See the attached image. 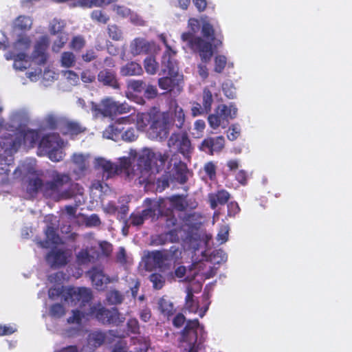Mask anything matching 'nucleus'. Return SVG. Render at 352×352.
<instances>
[{
	"instance_id": "21",
	"label": "nucleus",
	"mask_w": 352,
	"mask_h": 352,
	"mask_svg": "<svg viewBox=\"0 0 352 352\" xmlns=\"http://www.w3.org/2000/svg\"><path fill=\"white\" fill-rule=\"evenodd\" d=\"M155 47V43L142 37L134 38L130 43L129 52L133 56L151 53Z\"/></svg>"
},
{
	"instance_id": "19",
	"label": "nucleus",
	"mask_w": 352,
	"mask_h": 352,
	"mask_svg": "<svg viewBox=\"0 0 352 352\" xmlns=\"http://www.w3.org/2000/svg\"><path fill=\"white\" fill-rule=\"evenodd\" d=\"M179 68L175 74L171 75L168 72L164 73L161 69L162 74H167L166 77L160 78L158 80L159 87L164 90L168 91H174L175 93H179L182 89L181 85L182 80L180 76L178 75Z\"/></svg>"
},
{
	"instance_id": "46",
	"label": "nucleus",
	"mask_w": 352,
	"mask_h": 352,
	"mask_svg": "<svg viewBox=\"0 0 352 352\" xmlns=\"http://www.w3.org/2000/svg\"><path fill=\"white\" fill-rule=\"evenodd\" d=\"M149 219L148 216L146 214V212L142 210L141 212L133 213L130 216L129 223L134 226H140L143 224L146 219Z\"/></svg>"
},
{
	"instance_id": "32",
	"label": "nucleus",
	"mask_w": 352,
	"mask_h": 352,
	"mask_svg": "<svg viewBox=\"0 0 352 352\" xmlns=\"http://www.w3.org/2000/svg\"><path fill=\"white\" fill-rule=\"evenodd\" d=\"M229 198L230 194L224 190H219L216 193H211L208 195V200L212 209H214L219 205L225 204Z\"/></svg>"
},
{
	"instance_id": "40",
	"label": "nucleus",
	"mask_w": 352,
	"mask_h": 352,
	"mask_svg": "<svg viewBox=\"0 0 352 352\" xmlns=\"http://www.w3.org/2000/svg\"><path fill=\"white\" fill-rule=\"evenodd\" d=\"M106 339V333L101 331H95L89 335L87 342L89 345L96 348L102 345L105 342Z\"/></svg>"
},
{
	"instance_id": "6",
	"label": "nucleus",
	"mask_w": 352,
	"mask_h": 352,
	"mask_svg": "<svg viewBox=\"0 0 352 352\" xmlns=\"http://www.w3.org/2000/svg\"><path fill=\"white\" fill-rule=\"evenodd\" d=\"M49 298L55 299L63 295L64 301L71 306L81 307L91 300L92 295L89 289L85 287H69L63 289V286L56 285L50 288L48 292Z\"/></svg>"
},
{
	"instance_id": "37",
	"label": "nucleus",
	"mask_w": 352,
	"mask_h": 352,
	"mask_svg": "<svg viewBox=\"0 0 352 352\" xmlns=\"http://www.w3.org/2000/svg\"><path fill=\"white\" fill-rule=\"evenodd\" d=\"M218 112L222 113L223 118L229 122L230 120L234 119L236 116L237 109L233 104H230L229 105L226 104H219L217 107Z\"/></svg>"
},
{
	"instance_id": "45",
	"label": "nucleus",
	"mask_w": 352,
	"mask_h": 352,
	"mask_svg": "<svg viewBox=\"0 0 352 352\" xmlns=\"http://www.w3.org/2000/svg\"><path fill=\"white\" fill-rule=\"evenodd\" d=\"M60 63L62 67H72L76 63V56L71 52H65L61 54Z\"/></svg>"
},
{
	"instance_id": "51",
	"label": "nucleus",
	"mask_w": 352,
	"mask_h": 352,
	"mask_svg": "<svg viewBox=\"0 0 352 352\" xmlns=\"http://www.w3.org/2000/svg\"><path fill=\"white\" fill-rule=\"evenodd\" d=\"M68 40V36L66 34L61 33L59 34L53 43L52 50L54 52H58L65 45Z\"/></svg>"
},
{
	"instance_id": "28",
	"label": "nucleus",
	"mask_w": 352,
	"mask_h": 352,
	"mask_svg": "<svg viewBox=\"0 0 352 352\" xmlns=\"http://www.w3.org/2000/svg\"><path fill=\"white\" fill-rule=\"evenodd\" d=\"M33 24L32 19L28 15H19L11 23L14 32H26L31 30Z\"/></svg>"
},
{
	"instance_id": "54",
	"label": "nucleus",
	"mask_w": 352,
	"mask_h": 352,
	"mask_svg": "<svg viewBox=\"0 0 352 352\" xmlns=\"http://www.w3.org/2000/svg\"><path fill=\"white\" fill-rule=\"evenodd\" d=\"M111 324L114 325H120L123 323L125 320V316L123 314L120 313L117 309H111Z\"/></svg>"
},
{
	"instance_id": "25",
	"label": "nucleus",
	"mask_w": 352,
	"mask_h": 352,
	"mask_svg": "<svg viewBox=\"0 0 352 352\" xmlns=\"http://www.w3.org/2000/svg\"><path fill=\"white\" fill-rule=\"evenodd\" d=\"M89 275L93 285L98 290H103L108 283L114 280V278H110L105 275L100 267H94L89 272Z\"/></svg>"
},
{
	"instance_id": "15",
	"label": "nucleus",
	"mask_w": 352,
	"mask_h": 352,
	"mask_svg": "<svg viewBox=\"0 0 352 352\" xmlns=\"http://www.w3.org/2000/svg\"><path fill=\"white\" fill-rule=\"evenodd\" d=\"M168 146L177 149L184 158L189 160L191 157L193 148L186 134H172L168 141Z\"/></svg>"
},
{
	"instance_id": "62",
	"label": "nucleus",
	"mask_w": 352,
	"mask_h": 352,
	"mask_svg": "<svg viewBox=\"0 0 352 352\" xmlns=\"http://www.w3.org/2000/svg\"><path fill=\"white\" fill-rule=\"evenodd\" d=\"M112 10L120 16L126 18L131 14V10L124 6L113 5Z\"/></svg>"
},
{
	"instance_id": "56",
	"label": "nucleus",
	"mask_w": 352,
	"mask_h": 352,
	"mask_svg": "<svg viewBox=\"0 0 352 352\" xmlns=\"http://www.w3.org/2000/svg\"><path fill=\"white\" fill-rule=\"evenodd\" d=\"M166 221V226L168 228H170L172 226H176L177 224V219L173 210H167L166 212L162 216Z\"/></svg>"
},
{
	"instance_id": "58",
	"label": "nucleus",
	"mask_w": 352,
	"mask_h": 352,
	"mask_svg": "<svg viewBox=\"0 0 352 352\" xmlns=\"http://www.w3.org/2000/svg\"><path fill=\"white\" fill-rule=\"evenodd\" d=\"M117 262L124 265L129 264L130 258L126 255V250L123 247H120L116 256Z\"/></svg>"
},
{
	"instance_id": "10",
	"label": "nucleus",
	"mask_w": 352,
	"mask_h": 352,
	"mask_svg": "<svg viewBox=\"0 0 352 352\" xmlns=\"http://www.w3.org/2000/svg\"><path fill=\"white\" fill-rule=\"evenodd\" d=\"M131 117L129 116L118 119L104 131L103 137L114 141H117L120 136L122 137V140L126 142L135 140L138 137V133L135 129L130 127L126 129L124 133H122L124 129L122 125L125 123H129Z\"/></svg>"
},
{
	"instance_id": "55",
	"label": "nucleus",
	"mask_w": 352,
	"mask_h": 352,
	"mask_svg": "<svg viewBox=\"0 0 352 352\" xmlns=\"http://www.w3.org/2000/svg\"><path fill=\"white\" fill-rule=\"evenodd\" d=\"M212 103V93L207 89L204 91L203 95V107L206 112H208L211 109Z\"/></svg>"
},
{
	"instance_id": "38",
	"label": "nucleus",
	"mask_w": 352,
	"mask_h": 352,
	"mask_svg": "<svg viewBox=\"0 0 352 352\" xmlns=\"http://www.w3.org/2000/svg\"><path fill=\"white\" fill-rule=\"evenodd\" d=\"M174 179L181 184H184L187 180V168L186 166L182 162L175 164L173 173L172 174Z\"/></svg>"
},
{
	"instance_id": "14",
	"label": "nucleus",
	"mask_w": 352,
	"mask_h": 352,
	"mask_svg": "<svg viewBox=\"0 0 352 352\" xmlns=\"http://www.w3.org/2000/svg\"><path fill=\"white\" fill-rule=\"evenodd\" d=\"M205 265V263L199 261L194 262L188 270L184 266H179L175 268L174 272L169 274L168 279L177 278L179 281L190 282L204 269Z\"/></svg>"
},
{
	"instance_id": "17",
	"label": "nucleus",
	"mask_w": 352,
	"mask_h": 352,
	"mask_svg": "<svg viewBox=\"0 0 352 352\" xmlns=\"http://www.w3.org/2000/svg\"><path fill=\"white\" fill-rule=\"evenodd\" d=\"M89 155L81 153H75L71 157L72 170L73 173L80 178L86 175L89 166Z\"/></svg>"
},
{
	"instance_id": "47",
	"label": "nucleus",
	"mask_w": 352,
	"mask_h": 352,
	"mask_svg": "<svg viewBox=\"0 0 352 352\" xmlns=\"http://www.w3.org/2000/svg\"><path fill=\"white\" fill-rule=\"evenodd\" d=\"M179 235L175 229L171 230L169 232L163 234L159 236L160 243L164 244L167 241L175 242L179 240Z\"/></svg>"
},
{
	"instance_id": "34",
	"label": "nucleus",
	"mask_w": 352,
	"mask_h": 352,
	"mask_svg": "<svg viewBox=\"0 0 352 352\" xmlns=\"http://www.w3.org/2000/svg\"><path fill=\"white\" fill-rule=\"evenodd\" d=\"M208 122L210 126L214 130L220 126L225 129L228 124L225 118H223L222 113L218 112L217 108H216L213 113L208 116Z\"/></svg>"
},
{
	"instance_id": "35",
	"label": "nucleus",
	"mask_w": 352,
	"mask_h": 352,
	"mask_svg": "<svg viewBox=\"0 0 352 352\" xmlns=\"http://www.w3.org/2000/svg\"><path fill=\"white\" fill-rule=\"evenodd\" d=\"M185 308L190 313L198 314L201 318L205 315L208 310V307H206L204 309H199L197 303L193 300V294L190 291H188L186 297Z\"/></svg>"
},
{
	"instance_id": "4",
	"label": "nucleus",
	"mask_w": 352,
	"mask_h": 352,
	"mask_svg": "<svg viewBox=\"0 0 352 352\" xmlns=\"http://www.w3.org/2000/svg\"><path fill=\"white\" fill-rule=\"evenodd\" d=\"M39 138L40 135L38 131L26 129L3 137V142H1V150H4L6 156L4 159L1 157V183L8 180L7 178L3 177L2 171H3V174L8 175L10 171V168L13 167V154L16 152L22 142L26 147H33L38 142Z\"/></svg>"
},
{
	"instance_id": "52",
	"label": "nucleus",
	"mask_w": 352,
	"mask_h": 352,
	"mask_svg": "<svg viewBox=\"0 0 352 352\" xmlns=\"http://www.w3.org/2000/svg\"><path fill=\"white\" fill-rule=\"evenodd\" d=\"M230 227L228 225H222L218 232L217 241L219 244L226 243L228 239Z\"/></svg>"
},
{
	"instance_id": "18",
	"label": "nucleus",
	"mask_w": 352,
	"mask_h": 352,
	"mask_svg": "<svg viewBox=\"0 0 352 352\" xmlns=\"http://www.w3.org/2000/svg\"><path fill=\"white\" fill-rule=\"evenodd\" d=\"M161 114L166 115L168 120L170 122V125L174 124L178 129H182L185 124L186 116L184 110L175 100L170 101L167 112Z\"/></svg>"
},
{
	"instance_id": "41",
	"label": "nucleus",
	"mask_w": 352,
	"mask_h": 352,
	"mask_svg": "<svg viewBox=\"0 0 352 352\" xmlns=\"http://www.w3.org/2000/svg\"><path fill=\"white\" fill-rule=\"evenodd\" d=\"M83 131L82 127L76 122L65 120L61 131L64 134L76 135Z\"/></svg>"
},
{
	"instance_id": "22",
	"label": "nucleus",
	"mask_w": 352,
	"mask_h": 352,
	"mask_svg": "<svg viewBox=\"0 0 352 352\" xmlns=\"http://www.w3.org/2000/svg\"><path fill=\"white\" fill-rule=\"evenodd\" d=\"M144 203L146 206L144 209L146 214L152 219L158 218L159 216L162 217L166 212V208L167 209L166 201L164 199L159 200L146 199Z\"/></svg>"
},
{
	"instance_id": "59",
	"label": "nucleus",
	"mask_w": 352,
	"mask_h": 352,
	"mask_svg": "<svg viewBox=\"0 0 352 352\" xmlns=\"http://www.w3.org/2000/svg\"><path fill=\"white\" fill-rule=\"evenodd\" d=\"M102 209L104 212L110 214H116L118 211V206H116L113 202L109 201L105 204L103 199H101Z\"/></svg>"
},
{
	"instance_id": "48",
	"label": "nucleus",
	"mask_w": 352,
	"mask_h": 352,
	"mask_svg": "<svg viewBox=\"0 0 352 352\" xmlns=\"http://www.w3.org/2000/svg\"><path fill=\"white\" fill-rule=\"evenodd\" d=\"M123 299L124 296L117 290H111L107 295V300L111 305L120 304Z\"/></svg>"
},
{
	"instance_id": "7",
	"label": "nucleus",
	"mask_w": 352,
	"mask_h": 352,
	"mask_svg": "<svg viewBox=\"0 0 352 352\" xmlns=\"http://www.w3.org/2000/svg\"><path fill=\"white\" fill-rule=\"evenodd\" d=\"M90 301L82 305L80 310L73 311L72 316L67 319L69 324H75V330L78 331L82 326V318L85 315L95 316L100 322L103 324H111V309H107L100 305L98 306H91Z\"/></svg>"
},
{
	"instance_id": "2",
	"label": "nucleus",
	"mask_w": 352,
	"mask_h": 352,
	"mask_svg": "<svg viewBox=\"0 0 352 352\" xmlns=\"http://www.w3.org/2000/svg\"><path fill=\"white\" fill-rule=\"evenodd\" d=\"M48 173L52 181L45 184L39 178L30 180L27 191L31 196L40 191L45 197L56 201L82 196L83 189L78 184L72 183L68 175L56 170H50Z\"/></svg>"
},
{
	"instance_id": "31",
	"label": "nucleus",
	"mask_w": 352,
	"mask_h": 352,
	"mask_svg": "<svg viewBox=\"0 0 352 352\" xmlns=\"http://www.w3.org/2000/svg\"><path fill=\"white\" fill-rule=\"evenodd\" d=\"M202 259L209 261L214 264H221L226 262L228 256L226 253L222 250H214L210 254H208L206 251L201 252Z\"/></svg>"
},
{
	"instance_id": "5",
	"label": "nucleus",
	"mask_w": 352,
	"mask_h": 352,
	"mask_svg": "<svg viewBox=\"0 0 352 352\" xmlns=\"http://www.w3.org/2000/svg\"><path fill=\"white\" fill-rule=\"evenodd\" d=\"M204 334V327L200 325L197 319L188 321L182 333L181 352H198L205 340Z\"/></svg>"
},
{
	"instance_id": "39",
	"label": "nucleus",
	"mask_w": 352,
	"mask_h": 352,
	"mask_svg": "<svg viewBox=\"0 0 352 352\" xmlns=\"http://www.w3.org/2000/svg\"><path fill=\"white\" fill-rule=\"evenodd\" d=\"M158 309L164 316L167 317L170 316L175 312L173 302L164 297L158 301Z\"/></svg>"
},
{
	"instance_id": "16",
	"label": "nucleus",
	"mask_w": 352,
	"mask_h": 352,
	"mask_svg": "<svg viewBox=\"0 0 352 352\" xmlns=\"http://www.w3.org/2000/svg\"><path fill=\"white\" fill-rule=\"evenodd\" d=\"M30 119V113L27 109H19L13 112L10 116V125L9 126L11 129L8 130V133H5V135L8 134H14L21 130L25 129V126L28 122Z\"/></svg>"
},
{
	"instance_id": "50",
	"label": "nucleus",
	"mask_w": 352,
	"mask_h": 352,
	"mask_svg": "<svg viewBox=\"0 0 352 352\" xmlns=\"http://www.w3.org/2000/svg\"><path fill=\"white\" fill-rule=\"evenodd\" d=\"M45 120L46 126L50 129H56L58 127H61L62 129L65 122V120H60L53 115H48Z\"/></svg>"
},
{
	"instance_id": "26",
	"label": "nucleus",
	"mask_w": 352,
	"mask_h": 352,
	"mask_svg": "<svg viewBox=\"0 0 352 352\" xmlns=\"http://www.w3.org/2000/svg\"><path fill=\"white\" fill-rule=\"evenodd\" d=\"M69 254L60 249L52 250L46 256L47 263L53 267L65 265L68 260Z\"/></svg>"
},
{
	"instance_id": "36",
	"label": "nucleus",
	"mask_w": 352,
	"mask_h": 352,
	"mask_svg": "<svg viewBox=\"0 0 352 352\" xmlns=\"http://www.w3.org/2000/svg\"><path fill=\"white\" fill-rule=\"evenodd\" d=\"M84 237L87 241H90V248H92L95 244H97L99 246V249L100 250L102 255L107 256L111 252L112 246L107 241H94V236L91 233L85 234Z\"/></svg>"
},
{
	"instance_id": "24",
	"label": "nucleus",
	"mask_w": 352,
	"mask_h": 352,
	"mask_svg": "<svg viewBox=\"0 0 352 352\" xmlns=\"http://www.w3.org/2000/svg\"><path fill=\"white\" fill-rule=\"evenodd\" d=\"M224 146V138L222 136L208 138L203 140L199 146L200 151L213 155L219 152Z\"/></svg>"
},
{
	"instance_id": "57",
	"label": "nucleus",
	"mask_w": 352,
	"mask_h": 352,
	"mask_svg": "<svg viewBox=\"0 0 352 352\" xmlns=\"http://www.w3.org/2000/svg\"><path fill=\"white\" fill-rule=\"evenodd\" d=\"M108 33L109 36L116 41H119L122 37L121 30L116 25H110L108 27Z\"/></svg>"
},
{
	"instance_id": "49",
	"label": "nucleus",
	"mask_w": 352,
	"mask_h": 352,
	"mask_svg": "<svg viewBox=\"0 0 352 352\" xmlns=\"http://www.w3.org/2000/svg\"><path fill=\"white\" fill-rule=\"evenodd\" d=\"M150 281L153 283V287L155 289H160L165 283V278L159 273H153L149 276Z\"/></svg>"
},
{
	"instance_id": "44",
	"label": "nucleus",
	"mask_w": 352,
	"mask_h": 352,
	"mask_svg": "<svg viewBox=\"0 0 352 352\" xmlns=\"http://www.w3.org/2000/svg\"><path fill=\"white\" fill-rule=\"evenodd\" d=\"M90 243L86 245V249L82 250L76 255L77 262L79 265H85L91 263L94 261V256L91 255L88 251L89 248Z\"/></svg>"
},
{
	"instance_id": "20",
	"label": "nucleus",
	"mask_w": 352,
	"mask_h": 352,
	"mask_svg": "<svg viewBox=\"0 0 352 352\" xmlns=\"http://www.w3.org/2000/svg\"><path fill=\"white\" fill-rule=\"evenodd\" d=\"M117 102L112 98H106L101 100L100 104L91 102V110L96 115H102L104 117H111L116 115Z\"/></svg>"
},
{
	"instance_id": "61",
	"label": "nucleus",
	"mask_w": 352,
	"mask_h": 352,
	"mask_svg": "<svg viewBox=\"0 0 352 352\" xmlns=\"http://www.w3.org/2000/svg\"><path fill=\"white\" fill-rule=\"evenodd\" d=\"M50 314L54 318H60L65 314V309L62 305L56 303L50 307Z\"/></svg>"
},
{
	"instance_id": "60",
	"label": "nucleus",
	"mask_w": 352,
	"mask_h": 352,
	"mask_svg": "<svg viewBox=\"0 0 352 352\" xmlns=\"http://www.w3.org/2000/svg\"><path fill=\"white\" fill-rule=\"evenodd\" d=\"M63 76L72 85H76L79 82L78 75L72 70H67L63 72Z\"/></svg>"
},
{
	"instance_id": "30",
	"label": "nucleus",
	"mask_w": 352,
	"mask_h": 352,
	"mask_svg": "<svg viewBox=\"0 0 352 352\" xmlns=\"http://www.w3.org/2000/svg\"><path fill=\"white\" fill-rule=\"evenodd\" d=\"M98 80L104 85H108L114 89L119 88L115 73L110 69H104L98 74Z\"/></svg>"
},
{
	"instance_id": "12",
	"label": "nucleus",
	"mask_w": 352,
	"mask_h": 352,
	"mask_svg": "<svg viewBox=\"0 0 352 352\" xmlns=\"http://www.w3.org/2000/svg\"><path fill=\"white\" fill-rule=\"evenodd\" d=\"M50 42V38L47 36L39 37L34 45L33 51L29 56V61L32 60L37 65H45L50 56L47 52Z\"/></svg>"
},
{
	"instance_id": "64",
	"label": "nucleus",
	"mask_w": 352,
	"mask_h": 352,
	"mask_svg": "<svg viewBox=\"0 0 352 352\" xmlns=\"http://www.w3.org/2000/svg\"><path fill=\"white\" fill-rule=\"evenodd\" d=\"M65 22L61 20L54 19L50 23V32L52 34H55L60 32L65 27Z\"/></svg>"
},
{
	"instance_id": "3",
	"label": "nucleus",
	"mask_w": 352,
	"mask_h": 352,
	"mask_svg": "<svg viewBox=\"0 0 352 352\" xmlns=\"http://www.w3.org/2000/svg\"><path fill=\"white\" fill-rule=\"evenodd\" d=\"M188 32L182 34V40L199 53L201 60L208 62L213 55V47L217 48L221 42L215 38L212 25L206 20L190 18Z\"/></svg>"
},
{
	"instance_id": "29",
	"label": "nucleus",
	"mask_w": 352,
	"mask_h": 352,
	"mask_svg": "<svg viewBox=\"0 0 352 352\" xmlns=\"http://www.w3.org/2000/svg\"><path fill=\"white\" fill-rule=\"evenodd\" d=\"M46 240L44 241H39L38 243L42 248H49L53 245L58 244L61 242V239L56 234V229L48 226L45 230Z\"/></svg>"
},
{
	"instance_id": "23",
	"label": "nucleus",
	"mask_w": 352,
	"mask_h": 352,
	"mask_svg": "<svg viewBox=\"0 0 352 352\" xmlns=\"http://www.w3.org/2000/svg\"><path fill=\"white\" fill-rule=\"evenodd\" d=\"M170 253H173V256L175 258H178V254L180 252L172 246L170 249L169 252H162L160 251L153 252L148 254L146 259V265L151 264L154 267H162L164 265V262L168 260Z\"/></svg>"
},
{
	"instance_id": "1",
	"label": "nucleus",
	"mask_w": 352,
	"mask_h": 352,
	"mask_svg": "<svg viewBox=\"0 0 352 352\" xmlns=\"http://www.w3.org/2000/svg\"><path fill=\"white\" fill-rule=\"evenodd\" d=\"M168 158V155L161 152H154L149 148H144L139 153L131 150L128 157L119 158L118 164H113L103 157L95 160V167L103 171L107 179L116 174L124 173L129 179L135 177L145 182L148 179L151 173L159 171V168L164 166Z\"/></svg>"
},
{
	"instance_id": "43",
	"label": "nucleus",
	"mask_w": 352,
	"mask_h": 352,
	"mask_svg": "<svg viewBox=\"0 0 352 352\" xmlns=\"http://www.w3.org/2000/svg\"><path fill=\"white\" fill-rule=\"evenodd\" d=\"M144 67L146 72L150 75H155L158 70V63L153 56H148L144 60Z\"/></svg>"
},
{
	"instance_id": "53",
	"label": "nucleus",
	"mask_w": 352,
	"mask_h": 352,
	"mask_svg": "<svg viewBox=\"0 0 352 352\" xmlns=\"http://www.w3.org/2000/svg\"><path fill=\"white\" fill-rule=\"evenodd\" d=\"M227 64V58L223 55H217L214 57V70L217 73H221Z\"/></svg>"
},
{
	"instance_id": "63",
	"label": "nucleus",
	"mask_w": 352,
	"mask_h": 352,
	"mask_svg": "<svg viewBox=\"0 0 352 352\" xmlns=\"http://www.w3.org/2000/svg\"><path fill=\"white\" fill-rule=\"evenodd\" d=\"M85 45V41L83 37L80 36H74L71 42V47L76 50H80Z\"/></svg>"
},
{
	"instance_id": "9",
	"label": "nucleus",
	"mask_w": 352,
	"mask_h": 352,
	"mask_svg": "<svg viewBox=\"0 0 352 352\" xmlns=\"http://www.w3.org/2000/svg\"><path fill=\"white\" fill-rule=\"evenodd\" d=\"M64 142L58 134L51 133L44 136L39 143L38 154L47 155L53 162L62 160L65 154L62 150Z\"/></svg>"
},
{
	"instance_id": "42",
	"label": "nucleus",
	"mask_w": 352,
	"mask_h": 352,
	"mask_svg": "<svg viewBox=\"0 0 352 352\" xmlns=\"http://www.w3.org/2000/svg\"><path fill=\"white\" fill-rule=\"evenodd\" d=\"M167 204V210H171L174 208L177 210L182 211L185 208V201L184 199L179 196H173L171 198L166 199Z\"/></svg>"
},
{
	"instance_id": "13",
	"label": "nucleus",
	"mask_w": 352,
	"mask_h": 352,
	"mask_svg": "<svg viewBox=\"0 0 352 352\" xmlns=\"http://www.w3.org/2000/svg\"><path fill=\"white\" fill-rule=\"evenodd\" d=\"M160 39L163 42L166 48L162 57V70L164 73L168 72V74L173 75L177 71V62L175 59L177 51L167 43L164 34L160 36Z\"/></svg>"
},
{
	"instance_id": "11",
	"label": "nucleus",
	"mask_w": 352,
	"mask_h": 352,
	"mask_svg": "<svg viewBox=\"0 0 352 352\" xmlns=\"http://www.w3.org/2000/svg\"><path fill=\"white\" fill-rule=\"evenodd\" d=\"M170 126V122L168 120L167 116L161 113H157L152 118L148 135L152 139L163 140L167 138Z\"/></svg>"
},
{
	"instance_id": "27",
	"label": "nucleus",
	"mask_w": 352,
	"mask_h": 352,
	"mask_svg": "<svg viewBox=\"0 0 352 352\" xmlns=\"http://www.w3.org/2000/svg\"><path fill=\"white\" fill-rule=\"evenodd\" d=\"M188 237L189 238L191 248L195 250H198L202 244H204L206 248H208L210 241L212 239L211 235L201 233L197 230H192Z\"/></svg>"
},
{
	"instance_id": "33",
	"label": "nucleus",
	"mask_w": 352,
	"mask_h": 352,
	"mask_svg": "<svg viewBox=\"0 0 352 352\" xmlns=\"http://www.w3.org/2000/svg\"><path fill=\"white\" fill-rule=\"evenodd\" d=\"M143 74L142 66L135 61H131L120 68V74L123 76H140Z\"/></svg>"
},
{
	"instance_id": "8",
	"label": "nucleus",
	"mask_w": 352,
	"mask_h": 352,
	"mask_svg": "<svg viewBox=\"0 0 352 352\" xmlns=\"http://www.w3.org/2000/svg\"><path fill=\"white\" fill-rule=\"evenodd\" d=\"M32 40L26 34H21L13 44L14 52L6 53L7 60H13V67L16 70L23 71L30 66L29 56L26 52L30 48Z\"/></svg>"
}]
</instances>
